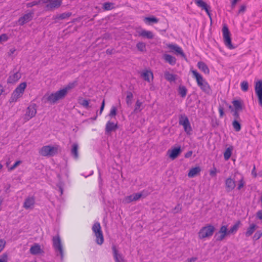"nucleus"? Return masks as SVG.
I'll use <instances>...</instances> for the list:
<instances>
[{
	"label": "nucleus",
	"instance_id": "nucleus-50",
	"mask_svg": "<svg viewBox=\"0 0 262 262\" xmlns=\"http://www.w3.org/2000/svg\"><path fill=\"white\" fill-rule=\"evenodd\" d=\"M117 107L115 106H113L111 107L109 116L111 117L115 116L117 114Z\"/></svg>",
	"mask_w": 262,
	"mask_h": 262
},
{
	"label": "nucleus",
	"instance_id": "nucleus-44",
	"mask_svg": "<svg viewBox=\"0 0 262 262\" xmlns=\"http://www.w3.org/2000/svg\"><path fill=\"white\" fill-rule=\"evenodd\" d=\"M113 3L106 2L103 4V9L105 10H112L113 7Z\"/></svg>",
	"mask_w": 262,
	"mask_h": 262
},
{
	"label": "nucleus",
	"instance_id": "nucleus-30",
	"mask_svg": "<svg viewBox=\"0 0 262 262\" xmlns=\"http://www.w3.org/2000/svg\"><path fill=\"white\" fill-rule=\"evenodd\" d=\"M26 87L27 83L25 82H21L16 88L15 90L17 91V93L22 96Z\"/></svg>",
	"mask_w": 262,
	"mask_h": 262
},
{
	"label": "nucleus",
	"instance_id": "nucleus-52",
	"mask_svg": "<svg viewBox=\"0 0 262 262\" xmlns=\"http://www.w3.org/2000/svg\"><path fill=\"white\" fill-rule=\"evenodd\" d=\"M142 194L141 193H136L132 194L133 199L134 201H136L142 196Z\"/></svg>",
	"mask_w": 262,
	"mask_h": 262
},
{
	"label": "nucleus",
	"instance_id": "nucleus-64",
	"mask_svg": "<svg viewBox=\"0 0 262 262\" xmlns=\"http://www.w3.org/2000/svg\"><path fill=\"white\" fill-rule=\"evenodd\" d=\"M16 51V49L15 48H12L9 50V52L8 53L9 56H11L12 54H13Z\"/></svg>",
	"mask_w": 262,
	"mask_h": 262
},
{
	"label": "nucleus",
	"instance_id": "nucleus-27",
	"mask_svg": "<svg viewBox=\"0 0 262 262\" xmlns=\"http://www.w3.org/2000/svg\"><path fill=\"white\" fill-rule=\"evenodd\" d=\"M163 58L165 61L171 66L174 65L176 63V58L169 54H164L163 55Z\"/></svg>",
	"mask_w": 262,
	"mask_h": 262
},
{
	"label": "nucleus",
	"instance_id": "nucleus-18",
	"mask_svg": "<svg viewBox=\"0 0 262 262\" xmlns=\"http://www.w3.org/2000/svg\"><path fill=\"white\" fill-rule=\"evenodd\" d=\"M33 12L28 13L27 14H25L22 17H20L18 20V22L20 25L23 26L25 24L31 20L33 18Z\"/></svg>",
	"mask_w": 262,
	"mask_h": 262
},
{
	"label": "nucleus",
	"instance_id": "nucleus-12",
	"mask_svg": "<svg viewBox=\"0 0 262 262\" xmlns=\"http://www.w3.org/2000/svg\"><path fill=\"white\" fill-rule=\"evenodd\" d=\"M167 47L170 50V52H174L177 55H180L183 57H185V55L182 49L176 44L169 43Z\"/></svg>",
	"mask_w": 262,
	"mask_h": 262
},
{
	"label": "nucleus",
	"instance_id": "nucleus-33",
	"mask_svg": "<svg viewBox=\"0 0 262 262\" xmlns=\"http://www.w3.org/2000/svg\"><path fill=\"white\" fill-rule=\"evenodd\" d=\"M143 20L147 25H150L151 23L156 24L159 21V19L155 16L145 17L144 18Z\"/></svg>",
	"mask_w": 262,
	"mask_h": 262
},
{
	"label": "nucleus",
	"instance_id": "nucleus-45",
	"mask_svg": "<svg viewBox=\"0 0 262 262\" xmlns=\"http://www.w3.org/2000/svg\"><path fill=\"white\" fill-rule=\"evenodd\" d=\"M136 47H137V49H138V50L142 51V52L146 50V45L145 43H144L143 42H138L137 44Z\"/></svg>",
	"mask_w": 262,
	"mask_h": 262
},
{
	"label": "nucleus",
	"instance_id": "nucleus-21",
	"mask_svg": "<svg viewBox=\"0 0 262 262\" xmlns=\"http://www.w3.org/2000/svg\"><path fill=\"white\" fill-rule=\"evenodd\" d=\"M43 252L38 244H35L30 249V252L33 255H37Z\"/></svg>",
	"mask_w": 262,
	"mask_h": 262
},
{
	"label": "nucleus",
	"instance_id": "nucleus-29",
	"mask_svg": "<svg viewBox=\"0 0 262 262\" xmlns=\"http://www.w3.org/2000/svg\"><path fill=\"white\" fill-rule=\"evenodd\" d=\"M26 87L27 83L25 82H21L16 88L15 90L17 91V93L22 96Z\"/></svg>",
	"mask_w": 262,
	"mask_h": 262
},
{
	"label": "nucleus",
	"instance_id": "nucleus-37",
	"mask_svg": "<svg viewBox=\"0 0 262 262\" xmlns=\"http://www.w3.org/2000/svg\"><path fill=\"white\" fill-rule=\"evenodd\" d=\"M165 77L169 82L174 81L177 79V75L171 74L168 72L165 73Z\"/></svg>",
	"mask_w": 262,
	"mask_h": 262
},
{
	"label": "nucleus",
	"instance_id": "nucleus-34",
	"mask_svg": "<svg viewBox=\"0 0 262 262\" xmlns=\"http://www.w3.org/2000/svg\"><path fill=\"white\" fill-rule=\"evenodd\" d=\"M78 144L77 143H74L72 145L71 149V154L74 158L77 159L78 157Z\"/></svg>",
	"mask_w": 262,
	"mask_h": 262
},
{
	"label": "nucleus",
	"instance_id": "nucleus-46",
	"mask_svg": "<svg viewBox=\"0 0 262 262\" xmlns=\"http://www.w3.org/2000/svg\"><path fill=\"white\" fill-rule=\"evenodd\" d=\"M241 89L243 92H247L248 90L249 84L247 81H243L241 83Z\"/></svg>",
	"mask_w": 262,
	"mask_h": 262
},
{
	"label": "nucleus",
	"instance_id": "nucleus-57",
	"mask_svg": "<svg viewBox=\"0 0 262 262\" xmlns=\"http://www.w3.org/2000/svg\"><path fill=\"white\" fill-rule=\"evenodd\" d=\"M6 245V242L4 239H0V252L3 250Z\"/></svg>",
	"mask_w": 262,
	"mask_h": 262
},
{
	"label": "nucleus",
	"instance_id": "nucleus-15",
	"mask_svg": "<svg viewBox=\"0 0 262 262\" xmlns=\"http://www.w3.org/2000/svg\"><path fill=\"white\" fill-rule=\"evenodd\" d=\"M112 250L115 262H127L123 255L119 252L116 246H112Z\"/></svg>",
	"mask_w": 262,
	"mask_h": 262
},
{
	"label": "nucleus",
	"instance_id": "nucleus-16",
	"mask_svg": "<svg viewBox=\"0 0 262 262\" xmlns=\"http://www.w3.org/2000/svg\"><path fill=\"white\" fill-rule=\"evenodd\" d=\"M141 77L148 82H151L154 79V75L151 71L145 70L141 73Z\"/></svg>",
	"mask_w": 262,
	"mask_h": 262
},
{
	"label": "nucleus",
	"instance_id": "nucleus-5",
	"mask_svg": "<svg viewBox=\"0 0 262 262\" xmlns=\"http://www.w3.org/2000/svg\"><path fill=\"white\" fill-rule=\"evenodd\" d=\"M58 146L46 145L42 147L39 151L40 155L44 157H52L58 152Z\"/></svg>",
	"mask_w": 262,
	"mask_h": 262
},
{
	"label": "nucleus",
	"instance_id": "nucleus-54",
	"mask_svg": "<svg viewBox=\"0 0 262 262\" xmlns=\"http://www.w3.org/2000/svg\"><path fill=\"white\" fill-rule=\"evenodd\" d=\"M21 163V161L20 160L17 161L15 163L9 168V170L12 171L18 165Z\"/></svg>",
	"mask_w": 262,
	"mask_h": 262
},
{
	"label": "nucleus",
	"instance_id": "nucleus-8",
	"mask_svg": "<svg viewBox=\"0 0 262 262\" xmlns=\"http://www.w3.org/2000/svg\"><path fill=\"white\" fill-rule=\"evenodd\" d=\"M224 41L226 46L229 49H233L234 47L231 42V39L230 37V33L229 31L228 28L226 25L223 26L222 29Z\"/></svg>",
	"mask_w": 262,
	"mask_h": 262
},
{
	"label": "nucleus",
	"instance_id": "nucleus-24",
	"mask_svg": "<svg viewBox=\"0 0 262 262\" xmlns=\"http://www.w3.org/2000/svg\"><path fill=\"white\" fill-rule=\"evenodd\" d=\"M21 77L20 74L18 72H16L13 74L9 76L8 78L7 82L10 83H13L18 81Z\"/></svg>",
	"mask_w": 262,
	"mask_h": 262
},
{
	"label": "nucleus",
	"instance_id": "nucleus-11",
	"mask_svg": "<svg viewBox=\"0 0 262 262\" xmlns=\"http://www.w3.org/2000/svg\"><path fill=\"white\" fill-rule=\"evenodd\" d=\"M254 89L258 97L259 105L262 107V80H259L255 82Z\"/></svg>",
	"mask_w": 262,
	"mask_h": 262
},
{
	"label": "nucleus",
	"instance_id": "nucleus-41",
	"mask_svg": "<svg viewBox=\"0 0 262 262\" xmlns=\"http://www.w3.org/2000/svg\"><path fill=\"white\" fill-rule=\"evenodd\" d=\"M232 126L236 132H239L241 129V125L240 123L237 121L236 120H234L232 122Z\"/></svg>",
	"mask_w": 262,
	"mask_h": 262
},
{
	"label": "nucleus",
	"instance_id": "nucleus-42",
	"mask_svg": "<svg viewBox=\"0 0 262 262\" xmlns=\"http://www.w3.org/2000/svg\"><path fill=\"white\" fill-rule=\"evenodd\" d=\"M142 105V102L139 101V100H137L134 108V112L136 113L140 112L142 110V108H141V106Z\"/></svg>",
	"mask_w": 262,
	"mask_h": 262
},
{
	"label": "nucleus",
	"instance_id": "nucleus-61",
	"mask_svg": "<svg viewBox=\"0 0 262 262\" xmlns=\"http://www.w3.org/2000/svg\"><path fill=\"white\" fill-rule=\"evenodd\" d=\"M256 217L259 219L262 220V210L258 211L256 213Z\"/></svg>",
	"mask_w": 262,
	"mask_h": 262
},
{
	"label": "nucleus",
	"instance_id": "nucleus-25",
	"mask_svg": "<svg viewBox=\"0 0 262 262\" xmlns=\"http://www.w3.org/2000/svg\"><path fill=\"white\" fill-rule=\"evenodd\" d=\"M241 225V221H238L236 222L234 225H233L229 229L228 232L229 234H234L236 233Z\"/></svg>",
	"mask_w": 262,
	"mask_h": 262
},
{
	"label": "nucleus",
	"instance_id": "nucleus-55",
	"mask_svg": "<svg viewBox=\"0 0 262 262\" xmlns=\"http://www.w3.org/2000/svg\"><path fill=\"white\" fill-rule=\"evenodd\" d=\"M39 4H40V2L39 1H33L30 3H28L27 4V7L28 8L32 7L33 6H34L35 5H37Z\"/></svg>",
	"mask_w": 262,
	"mask_h": 262
},
{
	"label": "nucleus",
	"instance_id": "nucleus-14",
	"mask_svg": "<svg viewBox=\"0 0 262 262\" xmlns=\"http://www.w3.org/2000/svg\"><path fill=\"white\" fill-rule=\"evenodd\" d=\"M181 149L180 146L174 147L171 149L168 150L167 155L171 160H174L180 154Z\"/></svg>",
	"mask_w": 262,
	"mask_h": 262
},
{
	"label": "nucleus",
	"instance_id": "nucleus-7",
	"mask_svg": "<svg viewBox=\"0 0 262 262\" xmlns=\"http://www.w3.org/2000/svg\"><path fill=\"white\" fill-rule=\"evenodd\" d=\"M230 235L228 232V226L226 225H222L214 235V238L217 242L223 241L227 236Z\"/></svg>",
	"mask_w": 262,
	"mask_h": 262
},
{
	"label": "nucleus",
	"instance_id": "nucleus-48",
	"mask_svg": "<svg viewBox=\"0 0 262 262\" xmlns=\"http://www.w3.org/2000/svg\"><path fill=\"white\" fill-rule=\"evenodd\" d=\"M245 182L244 181V177L242 176L240 180L238 181L237 189L241 190L245 185Z\"/></svg>",
	"mask_w": 262,
	"mask_h": 262
},
{
	"label": "nucleus",
	"instance_id": "nucleus-38",
	"mask_svg": "<svg viewBox=\"0 0 262 262\" xmlns=\"http://www.w3.org/2000/svg\"><path fill=\"white\" fill-rule=\"evenodd\" d=\"M78 102L79 104H80L85 108H87L89 106V101L86 99H83L82 97H79L78 98Z\"/></svg>",
	"mask_w": 262,
	"mask_h": 262
},
{
	"label": "nucleus",
	"instance_id": "nucleus-35",
	"mask_svg": "<svg viewBox=\"0 0 262 262\" xmlns=\"http://www.w3.org/2000/svg\"><path fill=\"white\" fill-rule=\"evenodd\" d=\"M256 226L254 224H251L248 228L247 231L245 232V235L246 237L250 236L256 229Z\"/></svg>",
	"mask_w": 262,
	"mask_h": 262
},
{
	"label": "nucleus",
	"instance_id": "nucleus-51",
	"mask_svg": "<svg viewBox=\"0 0 262 262\" xmlns=\"http://www.w3.org/2000/svg\"><path fill=\"white\" fill-rule=\"evenodd\" d=\"M262 236V231L261 230H258L255 233V234L253 236V238L255 239V240H257V239H258L259 238H260L261 237V236Z\"/></svg>",
	"mask_w": 262,
	"mask_h": 262
},
{
	"label": "nucleus",
	"instance_id": "nucleus-56",
	"mask_svg": "<svg viewBox=\"0 0 262 262\" xmlns=\"http://www.w3.org/2000/svg\"><path fill=\"white\" fill-rule=\"evenodd\" d=\"M216 168L215 167H213L211 169H210L209 173L211 176L214 177L216 174Z\"/></svg>",
	"mask_w": 262,
	"mask_h": 262
},
{
	"label": "nucleus",
	"instance_id": "nucleus-28",
	"mask_svg": "<svg viewBox=\"0 0 262 262\" xmlns=\"http://www.w3.org/2000/svg\"><path fill=\"white\" fill-rule=\"evenodd\" d=\"M26 87L27 83L25 82H21L16 88L15 90L17 91V93L22 96Z\"/></svg>",
	"mask_w": 262,
	"mask_h": 262
},
{
	"label": "nucleus",
	"instance_id": "nucleus-53",
	"mask_svg": "<svg viewBox=\"0 0 262 262\" xmlns=\"http://www.w3.org/2000/svg\"><path fill=\"white\" fill-rule=\"evenodd\" d=\"M9 37L6 34H2L0 35V41H6L8 40Z\"/></svg>",
	"mask_w": 262,
	"mask_h": 262
},
{
	"label": "nucleus",
	"instance_id": "nucleus-23",
	"mask_svg": "<svg viewBox=\"0 0 262 262\" xmlns=\"http://www.w3.org/2000/svg\"><path fill=\"white\" fill-rule=\"evenodd\" d=\"M201 171V168L200 166L193 167L189 170V171L188 173V177L189 178H193L199 174Z\"/></svg>",
	"mask_w": 262,
	"mask_h": 262
},
{
	"label": "nucleus",
	"instance_id": "nucleus-4",
	"mask_svg": "<svg viewBox=\"0 0 262 262\" xmlns=\"http://www.w3.org/2000/svg\"><path fill=\"white\" fill-rule=\"evenodd\" d=\"M53 247L57 255H59L60 259H63L64 257L63 247L61 243L60 237L58 235L53 237Z\"/></svg>",
	"mask_w": 262,
	"mask_h": 262
},
{
	"label": "nucleus",
	"instance_id": "nucleus-63",
	"mask_svg": "<svg viewBox=\"0 0 262 262\" xmlns=\"http://www.w3.org/2000/svg\"><path fill=\"white\" fill-rule=\"evenodd\" d=\"M181 210V208L179 204L177 205L173 209L174 213H177Z\"/></svg>",
	"mask_w": 262,
	"mask_h": 262
},
{
	"label": "nucleus",
	"instance_id": "nucleus-36",
	"mask_svg": "<svg viewBox=\"0 0 262 262\" xmlns=\"http://www.w3.org/2000/svg\"><path fill=\"white\" fill-rule=\"evenodd\" d=\"M232 150H233L232 146H230V147L227 148L225 150V151L224 153V158L226 161L228 160L229 159V158H230V157L232 155Z\"/></svg>",
	"mask_w": 262,
	"mask_h": 262
},
{
	"label": "nucleus",
	"instance_id": "nucleus-58",
	"mask_svg": "<svg viewBox=\"0 0 262 262\" xmlns=\"http://www.w3.org/2000/svg\"><path fill=\"white\" fill-rule=\"evenodd\" d=\"M246 9V6L245 5H242L238 10V13H243L245 12Z\"/></svg>",
	"mask_w": 262,
	"mask_h": 262
},
{
	"label": "nucleus",
	"instance_id": "nucleus-9",
	"mask_svg": "<svg viewBox=\"0 0 262 262\" xmlns=\"http://www.w3.org/2000/svg\"><path fill=\"white\" fill-rule=\"evenodd\" d=\"M179 124L183 126L185 132L187 134H190L192 131V128L187 116L185 115H181L179 119Z\"/></svg>",
	"mask_w": 262,
	"mask_h": 262
},
{
	"label": "nucleus",
	"instance_id": "nucleus-60",
	"mask_svg": "<svg viewBox=\"0 0 262 262\" xmlns=\"http://www.w3.org/2000/svg\"><path fill=\"white\" fill-rule=\"evenodd\" d=\"M8 258L7 254H3L2 257L0 258V262H7Z\"/></svg>",
	"mask_w": 262,
	"mask_h": 262
},
{
	"label": "nucleus",
	"instance_id": "nucleus-26",
	"mask_svg": "<svg viewBox=\"0 0 262 262\" xmlns=\"http://www.w3.org/2000/svg\"><path fill=\"white\" fill-rule=\"evenodd\" d=\"M197 66L198 68L204 72L205 74H208L209 73V69L207 64L202 61H199L198 62Z\"/></svg>",
	"mask_w": 262,
	"mask_h": 262
},
{
	"label": "nucleus",
	"instance_id": "nucleus-62",
	"mask_svg": "<svg viewBox=\"0 0 262 262\" xmlns=\"http://www.w3.org/2000/svg\"><path fill=\"white\" fill-rule=\"evenodd\" d=\"M104 105H105V100L103 99L102 102V104H101V107H100V112H99V114L101 115L102 111H103V109H104Z\"/></svg>",
	"mask_w": 262,
	"mask_h": 262
},
{
	"label": "nucleus",
	"instance_id": "nucleus-17",
	"mask_svg": "<svg viewBox=\"0 0 262 262\" xmlns=\"http://www.w3.org/2000/svg\"><path fill=\"white\" fill-rule=\"evenodd\" d=\"M236 184L235 181L234 179L229 177L225 180V187L227 192H230L232 191L235 187Z\"/></svg>",
	"mask_w": 262,
	"mask_h": 262
},
{
	"label": "nucleus",
	"instance_id": "nucleus-49",
	"mask_svg": "<svg viewBox=\"0 0 262 262\" xmlns=\"http://www.w3.org/2000/svg\"><path fill=\"white\" fill-rule=\"evenodd\" d=\"M133 201H134L133 199V196H132V195H130L128 196H126L124 198V199L123 200V203H124L125 204H128Z\"/></svg>",
	"mask_w": 262,
	"mask_h": 262
},
{
	"label": "nucleus",
	"instance_id": "nucleus-1",
	"mask_svg": "<svg viewBox=\"0 0 262 262\" xmlns=\"http://www.w3.org/2000/svg\"><path fill=\"white\" fill-rule=\"evenodd\" d=\"M77 84L76 81L69 83L63 89H60L55 93L44 96L47 101L51 104L56 103L58 100L63 99L67 95L68 92L74 88Z\"/></svg>",
	"mask_w": 262,
	"mask_h": 262
},
{
	"label": "nucleus",
	"instance_id": "nucleus-43",
	"mask_svg": "<svg viewBox=\"0 0 262 262\" xmlns=\"http://www.w3.org/2000/svg\"><path fill=\"white\" fill-rule=\"evenodd\" d=\"M72 15V13L71 12H66L63 13L62 14H59L56 17V18L60 19H64L67 18L69 17Z\"/></svg>",
	"mask_w": 262,
	"mask_h": 262
},
{
	"label": "nucleus",
	"instance_id": "nucleus-39",
	"mask_svg": "<svg viewBox=\"0 0 262 262\" xmlns=\"http://www.w3.org/2000/svg\"><path fill=\"white\" fill-rule=\"evenodd\" d=\"M178 91L179 94L181 95L182 97L184 98L186 96L187 91L185 86H179Z\"/></svg>",
	"mask_w": 262,
	"mask_h": 262
},
{
	"label": "nucleus",
	"instance_id": "nucleus-47",
	"mask_svg": "<svg viewBox=\"0 0 262 262\" xmlns=\"http://www.w3.org/2000/svg\"><path fill=\"white\" fill-rule=\"evenodd\" d=\"M133 98V95L132 92H128L127 93L126 98V103L128 105H130L132 104V100Z\"/></svg>",
	"mask_w": 262,
	"mask_h": 262
},
{
	"label": "nucleus",
	"instance_id": "nucleus-31",
	"mask_svg": "<svg viewBox=\"0 0 262 262\" xmlns=\"http://www.w3.org/2000/svg\"><path fill=\"white\" fill-rule=\"evenodd\" d=\"M139 36L146 37L148 39H152L154 37V35L152 32L143 30L139 32Z\"/></svg>",
	"mask_w": 262,
	"mask_h": 262
},
{
	"label": "nucleus",
	"instance_id": "nucleus-13",
	"mask_svg": "<svg viewBox=\"0 0 262 262\" xmlns=\"http://www.w3.org/2000/svg\"><path fill=\"white\" fill-rule=\"evenodd\" d=\"M35 203V198L33 196L27 197L23 203V207L28 209H33Z\"/></svg>",
	"mask_w": 262,
	"mask_h": 262
},
{
	"label": "nucleus",
	"instance_id": "nucleus-32",
	"mask_svg": "<svg viewBox=\"0 0 262 262\" xmlns=\"http://www.w3.org/2000/svg\"><path fill=\"white\" fill-rule=\"evenodd\" d=\"M21 97V96L17 93V91L14 90L11 95L9 101L10 103L15 102Z\"/></svg>",
	"mask_w": 262,
	"mask_h": 262
},
{
	"label": "nucleus",
	"instance_id": "nucleus-22",
	"mask_svg": "<svg viewBox=\"0 0 262 262\" xmlns=\"http://www.w3.org/2000/svg\"><path fill=\"white\" fill-rule=\"evenodd\" d=\"M118 127L117 123H114L110 121H108L105 126V132L106 133H110L112 131L115 130Z\"/></svg>",
	"mask_w": 262,
	"mask_h": 262
},
{
	"label": "nucleus",
	"instance_id": "nucleus-59",
	"mask_svg": "<svg viewBox=\"0 0 262 262\" xmlns=\"http://www.w3.org/2000/svg\"><path fill=\"white\" fill-rule=\"evenodd\" d=\"M219 112L220 117H223L224 115L223 107L220 106L219 107Z\"/></svg>",
	"mask_w": 262,
	"mask_h": 262
},
{
	"label": "nucleus",
	"instance_id": "nucleus-40",
	"mask_svg": "<svg viewBox=\"0 0 262 262\" xmlns=\"http://www.w3.org/2000/svg\"><path fill=\"white\" fill-rule=\"evenodd\" d=\"M232 104L236 111H240L242 110V105L241 102L239 100H233Z\"/></svg>",
	"mask_w": 262,
	"mask_h": 262
},
{
	"label": "nucleus",
	"instance_id": "nucleus-2",
	"mask_svg": "<svg viewBox=\"0 0 262 262\" xmlns=\"http://www.w3.org/2000/svg\"><path fill=\"white\" fill-rule=\"evenodd\" d=\"M193 77L196 79L197 84L202 91L207 94L211 93V89L209 83L203 78V76L196 70L191 71Z\"/></svg>",
	"mask_w": 262,
	"mask_h": 262
},
{
	"label": "nucleus",
	"instance_id": "nucleus-10",
	"mask_svg": "<svg viewBox=\"0 0 262 262\" xmlns=\"http://www.w3.org/2000/svg\"><path fill=\"white\" fill-rule=\"evenodd\" d=\"M37 113V106L36 104H31L27 108L26 112L25 115V119L29 120L34 117Z\"/></svg>",
	"mask_w": 262,
	"mask_h": 262
},
{
	"label": "nucleus",
	"instance_id": "nucleus-19",
	"mask_svg": "<svg viewBox=\"0 0 262 262\" xmlns=\"http://www.w3.org/2000/svg\"><path fill=\"white\" fill-rule=\"evenodd\" d=\"M62 4V0H51L50 3L46 5L47 10H52L58 8Z\"/></svg>",
	"mask_w": 262,
	"mask_h": 262
},
{
	"label": "nucleus",
	"instance_id": "nucleus-3",
	"mask_svg": "<svg viewBox=\"0 0 262 262\" xmlns=\"http://www.w3.org/2000/svg\"><path fill=\"white\" fill-rule=\"evenodd\" d=\"M215 227L211 224H207L201 228L198 232V237L200 239L210 238L214 233Z\"/></svg>",
	"mask_w": 262,
	"mask_h": 262
},
{
	"label": "nucleus",
	"instance_id": "nucleus-20",
	"mask_svg": "<svg viewBox=\"0 0 262 262\" xmlns=\"http://www.w3.org/2000/svg\"><path fill=\"white\" fill-rule=\"evenodd\" d=\"M195 4L202 9L205 10L207 14L210 17V13L209 12L210 7L202 0H194Z\"/></svg>",
	"mask_w": 262,
	"mask_h": 262
},
{
	"label": "nucleus",
	"instance_id": "nucleus-6",
	"mask_svg": "<svg viewBox=\"0 0 262 262\" xmlns=\"http://www.w3.org/2000/svg\"><path fill=\"white\" fill-rule=\"evenodd\" d=\"M92 230L96 236V242L98 245H102L104 242L103 235L100 224L99 222H95L93 227Z\"/></svg>",
	"mask_w": 262,
	"mask_h": 262
}]
</instances>
